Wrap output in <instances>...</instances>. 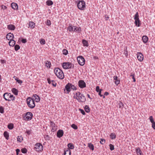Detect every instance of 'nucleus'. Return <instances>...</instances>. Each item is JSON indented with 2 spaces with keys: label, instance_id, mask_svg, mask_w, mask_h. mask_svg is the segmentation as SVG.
<instances>
[{
  "label": "nucleus",
  "instance_id": "obj_1",
  "mask_svg": "<svg viewBox=\"0 0 155 155\" xmlns=\"http://www.w3.org/2000/svg\"><path fill=\"white\" fill-rule=\"evenodd\" d=\"M75 91L77 90V87L70 83H68L65 86V88L64 89V93L69 94L71 90Z\"/></svg>",
  "mask_w": 155,
  "mask_h": 155
},
{
  "label": "nucleus",
  "instance_id": "obj_2",
  "mask_svg": "<svg viewBox=\"0 0 155 155\" xmlns=\"http://www.w3.org/2000/svg\"><path fill=\"white\" fill-rule=\"evenodd\" d=\"M54 72L58 78L61 79H63L64 78V75L63 71L59 68H55L54 70Z\"/></svg>",
  "mask_w": 155,
  "mask_h": 155
},
{
  "label": "nucleus",
  "instance_id": "obj_3",
  "mask_svg": "<svg viewBox=\"0 0 155 155\" xmlns=\"http://www.w3.org/2000/svg\"><path fill=\"white\" fill-rule=\"evenodd\" d=\"M73 97L74 98L77 99L79 102H83L86 100L85 97L79 92H76Z\"/></svg>",
  "mask_w": 155,
  "mask_h": 155
},
{
  "label": "nucleus",
  "instance_id": "obj_4",
  "mask_svg": "<svg viewBox=\"0 0 155 155\" xmlns=\"http://www.w3.org/2000/svg\"><path fill=\"white\" fill-rule=\"evenodd\" d=\"M61 66L64 69H71L74 67V64L70 62H63L61 64Z\"/></svg>",
  "mask_w": 155,
  "mask_h": 155
},
{
  "label": "nucleus",
  "instance_id": "obj_5",
  "mask_svg": "<svg viewBox=\"0 0 155 155\" xmlns=\"http://www.w3.org/2000/svg\"><path fill=\"white\" fill-rule=\"evenodd\" d=\"M3 97L5 100L10 101L14 100L15 97L14 96L10 93H6L4 94Z\"/></svg>",
  "mask_w": 155,
  "mask_h": 155
},
{
  "label": "nucleus",
  "instance_id": "obj_6",
  "mask_svg": "<svg viewBox=\"0 0 155 155\" xmlns=\"http://www.w3.org/2000/svg\"><path fill=\"white\" fill-rule=\"evenodd\" d=\"M85 2L83 0H82L78 3L77 6L79 9L83 10L85 9Z\"/></svg>",
  "mask_w": 155,
  "mask_h": 155
},
{
  "label": "nucleus",
  "instance_id": "obj_7",
  "mask_svg": "<svg viewBox=\"0 0 155 155\" xmlns=\"http://www.w3.org/2000/svg\"><path fill=\"white\" fill-rule=\"evenodd\" d=\"M27 104L28 107H35V102L31 97H28L26 100Z\"/></svg>",
  "mask_w": 155,
  "mask_h": 155
},
{
  "label": "nucleus",
  "instance_id": "obj_8",
  "mask_svg": "<svg viewBox=\"0 0 155 155\" xmlns=\"http://www.w3.org/2000/svg\"><path fill=\"white\" fill-rule=\"evenodd\" d=\"M78 62L81 66H83L85 63V60L82 56H79L77 58Z\"/></svg>",
  "mask_w": 155,
  "mask_h": 155
},
{
  "label": "nucleus",
  "instance_id": "obj_9",
  "mask_svg": "<svg viewBox=\"0 0 155 155\" xmlns=\"http://www.w3.org/2000/svg\"><path fill=\"white\" fill-rule=\"evenodd\" d=\"M34 149L37 151H41L43 150V147L41 143H37L35 145Z\"/></svg>",
  "mask_w": 155,
  "mask_h": 155
},
{
  "label": "nucleus",
  "instance_id": "obj_10",
  "mask_svg": "<svg viewBox=\"0 0 155 155\" xmlns=\"http://www.w3.org/2000/svg\"><path fill=\"white\" fill-rule=\"evenodd\" d=\"M78 85L81 88H83L86 87V84L83 80H80L78 81Z\"/></svg>",
  "mask_w": 155,
  "mask_h": 155
},
{
  "label": "nucleus",
  "instance_id": "obj_11",
  "mask_svg": "<svg viewBox=\"0 0 155 155\" xmlns=\"http://www.w3.org/2000/svg\"><path fill=\"white\" fill-rule=\"evenodd\" d=\"M33 114L31 112H27L26 115H25V120H31L33 117Z\"/></svg>",
  "mask_w": 155,
  "mask_h": 155
},
{
  "label": "nucleus",
  "instance_id": "obj_12",
  "mask_svg": "<svg viewBox=\"0 0 155 155\" xmlns=\"http://www.w3.org/2000/svg\"><path fill=\"white\" fill-rule=\"evenodd\" d=\"M32 98L34 102L35 101L36 102H39L40 101L41 99L39 96L36 94H33Z\"/></svg>",
  "mask_w": 155,
  "mask_h": 155
},
{
  "label": "nucleus",
  "instance_id": "obj_13",
  "mask_svg": "<svg viewBox=\"0 0 155 155\" xmlns=\"http://www.w3.org/2000/svg\"><path fill=\"white\" fill-rule=\"evenodd\" d=\"M137 58L138 60L140 61H142L143 59V56L140 52H137Z\"/></svg>",
  "mask_w": 155,
  "mask_h": 155
},
{
  "label": "nucleus",
  "instance_id": "obj_14",
  "mask_svg": "<svg viewBox=\"0 0 155 155\" xmlns=\"http://www.w3.org/2000/svg\"><path fill=\"white\" fill-rule=\"evenodd\" d=\"M114 82L116 85L117 86L120 83V80L118 79L117 76H114L113 77Z\"/></svg>",
  "mask_w": 155,
  "mask_h": 155
},
{
  "label": "nucleus",
  "instance_id": "obj_15",
  "mask_svg": "<svg viewBox=\"0 0 155 155\" xmlns=\"http://www.w3.org/2000/svg\"><path fill=\"white\" fill-rule=\"evenodd\" d=\"M64 131L62 130H59L57 132V136L58 138H61L63 136Z\"/></svg>",
  "mask_w": 155,
  "mask_h": 155
},
{
  "label": "nucleus",
  "instance_id": "obj_16",
  "mask_svg": "<svg viewBox=\"0 0 155 155\" xmlns=\"http://www.w3.org/2000/svg\"><path fill=\"white\" fill-rule=\"evenodd\" d=\"M14 38V35L13 33H9L6 36V38L8 40H10L12 39H13Z\"/></svg>",
  "mask_w": 155,
  "mask_h": 155
},
{
  "label": "nucleus",
  "instance_id": "obj_17",
  "mask_svg": "<svg viewBox=\"0 0 155 155\" xmlns=\"http://www.w3.org/2000/svg\"><path fill=\"white\" fill-rule=\"evenodd\" d=\"M74 31L78 33H80L81 31V28L80 27H77L76 26H74Z\"/></svg>",
  "mask_w": 155,
  "mask_h": 155
},
{
  "label": "nucleus",
  "instance_id": "obj_18",
  "mask_svg": "<svg viewBox=\"0 0 155 155\" xmlns=\"http://www.w3.org/2000/svg\"><path fill=\"white\" fill-rule=\"evenodd\" d=\"M8 29L10 30H14L15 29V26L12 24H9L7 25Z\"/></svg>",
  "mask_w": 155,
  "mask_h": 155
},
{
  "label": "nucleus",
  "instance_id": "obj_19",
  "mask_svg": "<svg viewBox=\"0 0 155 155\" xmlns=\"http://www.w3.org/2000/svg\"><path fill=\"white\" fill-rule=\"evenodd\" d=\"M11 6L12 8L14 10H17L18 9V6L17 4L15 2L12 3Z\"/></svg>",
  "mask_w": 155,
  "mask_h": 155
},
{
  "label": "nucleus",
  "instance_id": "obj_20",
  "mask_svg": "<svg viewBox=\"0 0 155 155\" xmlns=\"http://www.w3.org/2000/svg\"><path fill=\"white\" fill-rule=\"evenodd\" d=\"M68 30L70 32H74V26L72 24H69L68 28Z\"/></svg>",
  "mask_w": 155,
  "mask_h": 155
},
{
  "label": "nucleus",
  "instance_id": "obj_21",
  "mask_svg": "<svg viewBox=\"0 0 155 155\" xmlns=\"http://www.w3.org/2000/svg\"><path fill=\"white\" fill-rule=\"evenodd\" d=\"M136 152L137 155H143L141 150L139 147L136 149Z\"/></svg>",
  "mask_w": 155,
  "mask_h": 155
},
{
  "label": "nucleus",
  "instance_id": "obj_22",
  "mask_svg": "<svg viewBox=\"0 0 155 155\" xmlns=\"http://www.w3.org/2000/svg\"><path fill=\"white\" fill-rule=\"evenodd\" d=\"M82 43L83 44V46L84 47H88L89 45L88 41L86 40L83 39L82 40Z\"/></svg>",
  "mask_w": 155,
  "mask_h": 155
},
{
  "label": "nucleus",
  "instance_id": "obj_23",
  "mask_svg": "<svg viewBox=\"0 0 155 155\" xmlns=\"http://www.w3.org/2000/svg\"><path fill=\"white\" fill-rule=\"evenodd\" d=\"M15 44V41L13 39L11 40L9 42V45L11 46H14Z\"/></svg>",
  "mask_w": 155,
  "mask_h": 155
},
{
  "label": "nucleus",
  "instance_id": "obj_24",
  "mask_svg": "<svg viewBox=\"0 0 155 155\" xmlns=\"http://www.w3.org/2000/svg\"><path fill=\"white\" fill-rule=\"evenodd\" d=\"M135 25L137 27H139L141 25L140 21L139 20H136L134 22Z\"/></svg>",
  "mask_w": 155,
  "mask_h": 155
},
{
  "label": "nucleus",
  "instance_id": "obj_25",
  "mask_svg": "<svg viewBox=\"0 0 155 155\" xmlns=\"http://www.w3.org/2000/svg\"><path fill=\"white\" fill-rule=\"evenodd\" d=\"M71 150L69 149H67L66 150H65L64 152V155H71Z\"/></svg>",
  "mask_w": 155,
  "mask_h": 155
},
{
  "label": "nucleus",
  "instance_id": "obj_26",
  "mask_svg": "<svg viewBox=\"0 0 155 155\" xmlns=\"http://www.w3.org/2000/svg\"><path fill=\"white\" fill-rule=\"evenodd\" d=\"M45 66L48 68H50L51 66V63L50 61H47L45 63Z\"/></svg>",
  "mask_w": 155,
  "mask_h": 155
},
{
  "label": "nucleus",
  "instance_id": "obj_27",
  "mask_svg": "<svg viewBox=\"0 0 155 155\" xmlns=\"http://www.w3.org/2000/svg\"><path fill=\"white\" fill-rule=\"evenodd\" d=\"M35 23L33 21H29V26L31 28H35Z\"/></svg>",
  "mask_w": 155,
  "mask_h": 155
},
{
  "label": "nucleus",
  "instance_id": "obj_28",
  "mask_svg": "<svg viewBox=\"0 0 155 155\" xmlns=\"http://www.w3.org/2000/svg\"><path fill=\"white\" fill-rule=\"evenodd\" d=\"M148 39V38L147 36H143L142 38L143 41L144 43L147 42Z\"/></svg>",
  "mask_w": 155,
  "mask_h": 155
},
{
  "label": "nucleus",
  "instance_id": "obj_29",
  "mask_svg": "<svg viewBox=\"0 0 155 155\" xmlns=\"http://www.w3.org/2000/svg\"><path fill=\"white\" fill-rule=\"evenodd\" d=\"M12 93L15 95H17L18 94V91L16 89L13 88L12 89Z\"/></svg>",
  "mask_w": 155,
  "mask_h": 155
},
{
  "label": "nucleus",
  "instance_id": "obj_30",
  "mask_svg": "<svg viewBox=\"0 0 155 155\" xmlns=\"http://www.w3.org/2000/svg\"><path fill=\"white\" fill-rule=\"evenodd\" d=\"M4 137L7 140H8L9 137L8 133L6 131H5L4 133Z\"/></svg>",
  "mask_w": 155,
  "mask_h": 155
},
{
  "label": "nucleus",
  "instance_id": "obj_31",
  "mask_svg": "<svg viewBox=\"0 0 155 155\" xmlns=\"http://www.w3.org/2000/svg\"><path fill=\"white\" fill-rule=\"evenodd\" d=\"M88 147L89 148L92 150L94 149V147L93 144L91 143H88Z\"/></svg>",
  "mask_w": 155,
  "mask_h": 155
},
{
  "label": "nucleus",
  "instance_id": "obj_32",
  "mask_svg": "<svg viewBox=\"0 0 155 155\" xmlns=\"http://www.w3.org/2000/svg\"><path fill=\"white\" fill-rule=\"evenodd\" d=\"M110 137L112 140L114 139L116 137V136L114 133H111L110 134Z\"/></svg>",
  "mask_w": 155,
  "mask_h": 155
},
{
  "label": "nucleus",
  "instance_id": "obj_33",
  "mask_svg": "<svg viewBox=\"0 0 155 155\" xmlns=\"http://www.w3.org/2000/svg\"><path fill=\"white\" fill-rule=\"evenodd\" d=\"M68 147L69 149H74V145L72 143H69L68 144Z\"/></svg>",
  "mask_w": 155,
  "mask_h": 155
},
{
  "label": "nucleus",
  "instance_id": "obj_34",
  "mask_svg": "<svg viewBox=\"0 0 155 155\" xmlns=\"http://www.w3.org/2000/svg\"><path fill=\"white\" fill-rule=\"evenodd\" d=\"M46 5L48 6H51L52 5L53 3L52 1L48 0L46 2Z\"/></svg>",
  "mask_w": 155,
  "mask_h": 155
},
{
  "label": "nucleus",
  "instance_id": "obj_35",
  "mask_svg": "<svg viewBox=\"0 0 155 155\" xmlns=\"http://www.w3.org/2000/svg\"><path fill=\"white\" fill-rule=\"evenodd\" d=\"M139 15H138V12H137L134 16V19L135 20H137V19L139 20Z\"/></svg>",
  "mask_w": 155,
  "mask_h": 155
},
{
  "label": "nucleus",
  "instance_id": "obj_36",
  "mask_svg": "<svg viewBox=\"0 0 155 155\" xmlns=\"http://www.w3.org/2000/svg\"><path fill=\"white\" fill-rule=\"evenodd\" d=\"M39 41L40 44L42 45H44L46 43L44 39L41 38L40 39Z\"/></svg>",
  "mask_w": 155,
  "mask_h": 155
},
{
  "label": "nucleus",
  "instance_id": "obj_37",
  "mask_svg": "<svg viewBox=\"0 0 155 155\" xmlns=\"http://www.w3.org/2000/svg\"><path fill=\"white\" fill-rule=\"evenodd\" d=\"M62 54L65 55H66L68 53V51L66 49H63L62 51Z\"/></svg>",
  "mask_w": 155,
  "mask_h": 155
},
{
  "label": "nucleus",
  "instance_id": "obj_38",
  "mask_svg": "<svg viewBox=\"0 0 155 155\" xmlns=\"http://www.w3.org/2000/svg\"><path fill=\"white\" fill-rule=\"evenodd\" d=\"M124 54L125 55L126 58H127L128 56V52L127 51V48H126V49L124 50Z\"/></svg>",
  "mask_w": 155,
  "mask_h": 155
},
{
  "label": "nucleus",
  "instance_id": "obj_39",
  "mask_svg": "<svg viewBox=\"0 0 155 155\" xmlns=\"http://www.w3.org/2000/svg\"><path fill=\"white\" fill-rule=\"evenodd\" d=\"M8 127L10 130L13 129L14 127V125L12 124H9L8 125Z\"/></svg>",
  "mask_w": 155,
  "mask_h": 155
},
{
  "label": "nucleus",
  "instance_id": "obj_40",
  "mask_svg": "<svg viewBox=\"0 0 155 155\" xmlns=\"http://www.w3.org/2000/svg\"><path fill=\"white\" fill-rule=\"evenodd\" d=\"M50 125L52 128H56L55 123L53 121H50Z\"/></svg>",
  "mask_w": 155,
  "mask_h": 155
},
{
  "label": "nucleus",
  "instance_id": "obj_41",
  "mask_svg": "<svg viewBox=\"0 0 155 155\" xmlns=\"http://www.w3.org/2000/svg\"><path fill=\"white\" fill-rule=\"evenodd\" d=\"M20 48V47L19 45H15V50L17 51Z\"/></svg>",
  "mask_w": 155,
  "mask_h": 155
},
{
  "label": "nucleus",
  "instance_id": "obj_42",
  "mask_svg": "<svg viewBox=\"0 0 155 155\" xmlns=\"http://www.w3.org/2000/svg\"><path fill=\"white\" fill-rule=\"evenodd\" d=\"M21 152L23 153H26L27 152V149L25 148H22L21 150Z\"/></svg>",
  "mask_w": 155,
  "mask_h": 155
},
{
  "label": "nucleus",
  "instance_id": "obj_43",
  "mask_svg": "<svg viewBox=\"0 0 155 155\" xmlns=\"http://www.w3.org/2000/svg\"><path fill=\"white\" fill-rule=\"evenodd\" d=\"M110 147V149L111 150H114V146L113 145L110 144L109 145Z\"/></svg>",
  "mask_w": 155,
  "mask_h": 155
},
{
  "label": "nucleus",
  "instance_id": "obj_44",
  "mask_svg": "<svg viewBox=\"0 0 155 155\" xmlns=\"http://www.w3.org/2000/svg\"><path fill=\"white\" fill-rule=\"evenodd\" d=\"M71 127L75 130H77L78 128L77 126L74 124H72Z\"/></svg>",
  "mask_w": 155,
  "mask_h": 155
},
{
  "label": "nucleus",
  "instance_id": "obj_45",
  "mask_svg": "<svg viewBox=\"0 0 155 155\" xmlns=\"http://www.w3.org/2000/svg\"><path fill=\"white\" fill-rule=\"evenodd\" d=\"M21 136H18L17 137V141H19L20 142H22V141L23 140V138L22 137V139H21Z\"/></svg>",
  "mask_w": 155,
  "mask_h": 155
},
{
  "label": "nucleus",
  "instance_id": "obj_46",
  "mask_svg": "<svg viewBox=\"0 0 155 155\" xmlns=\"http://www.w3.org/2000/svg\"><path fill=\"white\" fill-rule=\"evenodd\" d=\"M46 24L47 25H48V26H50L51 24L50 20H47Z\"/></svg>",
  "mask_w": 155,
  "mask_h": 155
},
{
  "label": "nucleus",
  "instance_id": "obj_47",
  "mask_svg": "<svg viewBox=\"0 0 155 155\" xmlns=\"http://www.w3.org/2000/svg\"><path fill=\"white\" fill-rule=\"evenodd\" d=\"M100 142L102 144H103L105 142V140L104 139L101 138Z\"/></svg>",
  "mask_w": 155,
  "mask_h": 155
},
{
  "label": "nucleus",
  "instance_id": "obj_48",
  "mask_svg": "<svg viewBox=\"0 0 155 155\" xmlns=\"http://www.w3.org/2000/svg\"><path fill=\"white\" fill-rule=\"evenodd\" d=\"M85 111L87 112L88 113L90 111V109L89 107H84Z\"/></svg>",
  "mask_w": 155,
  "mask_h": 155
},
{
  "label": "nucleus",
  "instance_id": "obj_49",
  "mask_svg": "<svg viewBox=\"0 0 155 155\" xmlns=\"http://www.w3.org/2000/svg\"><path fill=\"white\" fill-rule=\"evenodd\" d=\"M149 119H150V122L151 123H153V122H154V120H153V117L152 116H150V117H149Z\"/></svg>",
  "mask_w": 155,
  "mask_h": 155
},
{
  "label": "nucleus",
  "instance_id": "obj_50",
  "mask_svg": "<svg viewBox=\"0 0 155 155\" xmlns=\"http://www.w3.org/2000/svg\"><path fill=\"white\" fill-rule=\"evenodd\" d=\"M96 91L97 92H99L100 91H102V90L101 89H100L99 87V86H97L96 87Z\"/></svg>",
  "mask_w": 155,
  "mask_h": 155
},
{
  "label": "nucleus",
  "instance_id": "obj_51",
  "mask_svg": "<svg viewBox=\"0 0 155 155\" xmlns=\"http://www.w3.org/2000/svg\"><path fill=\"white\" fill-rule=\"evenodd\" d=\"M44 137L46 140H50L49 136L48 135H44Z\"/></svg>",
  "mask_w": 155,
  "mask_h": 155
},
{
  "label": "nucleus",
  "instance_id": "obj_52",
  "mask_svg": "<svg viewBox=\"0 0 155 155\" xmlns=\"http://www.w3.org/2000/svg\"><path fill=\"white\" fill-rule=\"evenodd\" d=\"M79 110L81 111V112L82 114H83L84 115L85 114V113L83 110L81 109H79Z\"/></svg>",
  "mask_w": 155,
  "mask_h": 155
},
{
  "label": "nucleus",
  "instance_id": "obj_53",
  "mask_svg": "<svg viewBox=\"0 0 155 155\" xmlns=\"http://www.w3.org/2000/svg\"><path fill=\"white\" fill-rule=\"evenodd\" d=\"M51 84L54 87H55L56 85V83L53 80H52V83Z\"/></svg>",
  "mask_w": 155,
  "mask_h": 155
},
{
  "label": "nucleus",
  "instance_id": "obj_54",
  "mask_svg": "<svg viewBox=\"0 0 155 155\" xmlns=\"http://www.w3.org/2000/svg\"><path fill=\"white\" fill-rule=\"evenodd\" d=\"M0 112L3 114L4 112V109L3 107H0Z\"/></svg>",
  "mask_w": 155,
  "mask_h": 155
},
{
  "label": "nucleus",
  "instance_id": "obj_55",
  "mask_svg": "<svg viewBox=\"0 0 155 155\" xmlns=\"http://www.w3.org/2000/svg\"><path fill=\"white\" fill-rule=\"evenodd\" d=\"M130 76L132 77V78L133 79V81L134 82H135L136 80L135 79V77H134V74H131L130 75Z\"/></svg>",
  "mask_w": 155,
  "mask_h": 155
},
{
  "label": "nucleus",
  "instance_id": "obj_56",
  "mask_svg": "<svg viewBox=\"0 0 155 155\" xmlns=\"http://www.w3.org/2000/svg\"><path fill=\"white\" fill-rule=\"evenodd\" d=\"M21 42L23 43H26L27 42V40L26 39H24V38H23L22 40H21Z\"/></svg>",
  "mask_w": 155,
  "mask_h": 155
},
{
  "label": "nucleus",
  "instance_id": "obj_57",
  "mask_svg": "<svg viewBox=\"0 0 155 155\" xmlns=\"http://www.w3.org/2000/svg\"><path fill=\"white\" fill-rule=\"evenodd\" d=\"M152 128L154 129L155 130V122H154L152 123Z\"/></svg>",
  "mask_w": 155,
  "mask_h": 155
},
{
  "label": "nucleus",
  "instance_id": "obj_58",
  "mask_svg": "<svg viewBox=\"0 0 155 155\" xmlns=\"http://www.w3.org/2000/svg\"><path fill=\"white\" fill-rule=\"evenodd\" d=\"M47 80L48 81V83L49 84H51V83H52V81H51L50 80V78H48L47 79Z\"/></svg>",
  "mask_w": 155,
  "mask_h": 155
},
{
  "label": "nucleus",
  "instance_id": "obj_59",
  "mask_svg": "<svg viewBox=\"0 0 155 155\" xmlns=\"http://www.w3.org/2000/svg\"><path fill=\"white\" fill-rule=\"evenodd\" d=\"M101 91H100L99 92V95L101 96V97H102L103 96V98H104L105 97L104 96H103V95L101 94Z\"/></svg>",
  "mask_w": 155,
  "mask_h": 155
},
{
  "label": "nucleus",
  "instance_id": "obj_60",
  "mask_svg": "<svg viewBox=\"0 0 155 155\" xmlns=\"http://www.w3.org/2000/svg\"><path fill=\"white\" fill-rule=\"evenodd\" d=\"M16 151L17 155H18V154L19 152H20V150L18 149H16Z\"/></svg>",
  "mask_w": 155,
  "mask_h": 155
},
{
  "label": "nucleus",
  "instance_id": "obj_61",
  "mask_svg": "<svg viewBox=\"0 0 155 155\" xmlns=\"http://www.w3.org/2000/svg\"><path fill=\"white\" fill-rule=\"evenodd\" d=\"M26 133L28 134L29 135L31 134V131L30 130H27L26 131Z\"/></svg>",
  "mask_w": 155,
  "mask_h": 155
},
{
  "label": "nucleus",
  "instance_id": "obj_62",
  "mask_svg": "<svg viewBox=\"0 0 155 155\" xmlns=\"http://www.w3.org/2000/svg\"><path fill=\"white\" fill-rule=\"evenodd\" d=\"M105 18L106 20H108V19L109 18V16L107 15H105Z\"/></svg>",
  "mask_w": 155,
  "mask_h": 155
},
{
  "label": "nucleus",
  "instance_id": "obj_63",
  "mask_svg": "<svg viewBox=\"0 0 155 155\" xmlns=\"http://www.w3.org/2000/svg\"><path fill=\"white\" fill-rule=\"evenodd\" d=\"M2 9H5L7 8V7H6V6H5V5H2Z\"/></svg>",
  "mask_w": 155,
  "mask_h": 155
},
{
  "label": "nucleus",
  "instance_id": "obj_64",
  "mask_svg": "<svg viewBox=\"0 0 155 155\" xmlns=\"http://www.w3.org/2000/svg\"><path fill=\"white\" fill-rule=\"evenodd\" d=\"M18 83L20 84H21V83L23 82H22V81L21 80L19 79L18 80Z\"/></svg>",
  "mask_w": 155,
  "mask_h": 155
}]
</instances>
